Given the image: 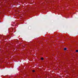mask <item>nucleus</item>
<instances>
[{"label": "nucleus", "mask_w": 78, "mask_h": 78, "mask_svg": "<svg viewBox=\"0 0 78 78\" xmlns=\"http://www.w3.org/2000/svg\"><path fill=\"white\" fill-rule=\"evenodd\" d=\"M41 60H43L44 59V58H43L42 57L41 58Z\"/></svg>", "instance_id": "f03ea898"}, {"label": "nucleus", "mask_w": 78, "mask_h": 78, "mask_svg": "<svg viewBox=\"0 0 78 78\" xmlns=\"http://www.w3.org/2000/svg\"><path fill=\"white\" fill-rule=\"evenodd\" d=\"M67 50V48H64V50Z\"/></svg>", "instance_id": "f257e3e1"}, {"label": "nucleus", "mask_w": 78, "mask_h": 78, "mask_svg": "<svg viewBox=\"0 0 78 78\" xmlns=\"http://www.w3.org/2000/svg\"><path fill=\"white\" fill-rule=\"evenodd\" d=\"M76 52H78V50H76Z\"/></svg>", "instance_id": "20e7f679"}, {"label": "nucleus", "mask_w": 78, "mask_h": 78, "mask_svg": "<svg viewBox=\"0 0 78 78\" xmlns=\"http://www.w3.org/2000/svg\"><path fill=\"white\" fill-rule=\"evenodd\" d=\"M32 72H35V70H33L32 71Z\"/></svg>", "instance_id": "7ed1b4c3"}]
</instances>
